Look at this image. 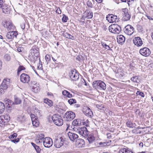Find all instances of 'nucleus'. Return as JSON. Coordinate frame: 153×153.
Instances as JSON below:
<instances>
[{
	"mask_svg": "<svg viewBox=\"0 0 153 153\" xmlns=\"http://www.w3.org/2000/svg\"><path fill=\"white\" fill-rule=\"evenodd\" d=\"M81 121H82V122H81V125H83L86 126H88L89 122L88 120H86L85 121L84 120H81Z\"/></svg>",
	"mask_w": 153,
	"mask_h": 153,
	"instance_id": "c03bdc74",
	"label": "nucleus"
},
{
	"mask_svg": "<svg viewBox=\"0 0 153 153\" xmlns=\"http://www.w3.org/2000/svg\"><path fill=\"white\" fill-rule=\"evenodd\" d=\"M79 133L81 135L85 137H88V132L85 127H82L78 130Z\"/></svg>",
	"mask_w": 153,
	"mask_h": 153,
	"instance_id": "2eb2a0df",
	"label": "nucleus"
},
{
	"mask_svg": "<svg viewBox=\"0 0 153 153\" xmlns=\"http://www.w3.org/2000/svg\"><path fill=\"white\" fill-rule=\"evenodd\" d=\"M10 120V116L6 114L0 117V126L3 127L5 126Z\"/></svg>",
	"mask_w": 153,
	"mask_h": 153,
	"instance_id": "39448f33",
	"label": "nucleus"
},
{
	"mask_svg": "<svg viewBox=\"0 0 153 153\" xmlns=\"http://www.w3.org/2000/svg\"><path fill=\"white\" fill-rule=\"evenodd\" d=\"M64 141L63 137H58L55 140L54 145L56 147L59 148L63 145Z\"/></svg>",
	"mask_w": 153,
	"mask_h": 153,
	"instance_id": "6e6552de",
	"label": "nucleus"
},
{
	"mask_svg": "<svg viewBox=\"0 0 153 153\" xmlns=\"http://www.w3.org/2000/svg\"><path fill=\"white\" fill-rule=\"evenodd\" d=\"M69 75L72 81H76L79 78V74L75 69L72 70L69 73Z\"/></svg>",
	"mask_w": 153,
	"mask_h": 153,
	"instance_id": "20e7f679",
	"label": "nucleus"
},
{
	"mask_svg": "<svg viewBox=\"0 0 153 153\" xmlns=\"http://www.w3.org/2000/svg\"><path fill=\"white\" fill-rule=\"evenodd\" d=\"M5 23L6 27L8 30H12L15 29V27L11 21H7Z\"/></svg>",
	"mask_w": 153,
	"mask_h": 153,
	"instance_id": "393cba45",
	"label": "nucleus"
},
{
	"mask_svg": "<svg viewBox=\"0 0 153 153\" xmlns=\"http://www.w3.org/2000/svg\"><path fill=\"white\" fill-rule=\"evenodd\" d=\"M66 118L69 120H71L74 119L75 117V113L72 111H67L65 114Z\"/></svg>",
	"mask_w": 153,
	"mask_h": 153,
	"instance_id": "4be33fe9",
	"label": "nucleus"
},
{
	"mask_svg": "<svg viewBox=\"0 0 153 153\" xmlns=\"http://www.w3.org/2000/svg\"><path fill=\"white\" fill-rule=\"evenodd\" d=\"M17 134L14 133L13 134L9 136V138L12 141V140H13V139H16L17 136Z\"/></svg>",
	"mask_w": 153,
	"mask_h": 153,
	"instance_id": "a18cd8bd",
	"label": "nucleus"
},
{
	"mask_svg": "<svg viewBox=\"0 0 153 153\" xmlns=\"http://www.w3.org/2000/svg\"><path fill=\"white\" fill-rule=\"evenodd\" d=\"M107 137L108 139H111L112 137V136L111 133H108L107 134Z\"/></svg>",
	"mask_w": 153,
	"mask_h": 153,
	"instance_id": "6e6d98bb",
	"label": "nucleus"
},
{
	"mask_svg": "<svg viewBox=\"0 0 153 153\" xmlns=\"http://www.w3.org/2000/svg\"><path fill=\"white\" fill-rule=\"evenodd\" d=\"M31 144L35 149L36 152L37 153H40V152L41 150V149L39 148V146L36 145L35 143L33 142H31Z\"/></svg>",
	"mask_w": 153,
	"mask_h": 153,
	"instance_id": "2f4dec72",
	"label": "nucleus"
},
{
	"mask_svg": "<svg viewBox=\"0 0 153 153\" xmlns=\"http://www.w3.org/2000/svg\"><path fill=\"white\" fill-rule=\"evenodd\" d=\"M95 1L99 3H101L102 1V0H95Z\"/></svg>",
	"mask_w": 153,
	"mask_h": 153,
	"instance_id": "680f3d73",
	"label": "nucleus"
},
{
	"mask_svg": "<svg viewBox=\"0 0 153 153\" xmlns=\"http://www.w3.org/2000/svg\"><path fill=\"white\" fill-rule=\"evenodd\" d=\"M76 141V144L79 147H82L83 146L85 142L83 139H77Z\"/></svg>",
	"mask_w": 153,
	"mask_h": 153,
	"instance_id": "c85d7f7f",
	"label": "nucleus"
},
{
	"mask_svg": "<svg viewBox=\"0 0 153 153\" xmlns=\"http://www.w3.org/2000/svg\"><path fill=\"white\" fill-rule=\"evenodd\" d=\"M87 139L89 143H91L95 140V138L93 135H88Z\"/></svg>",
	"mask_w": 153,
	"mask_h": 153,
	"instance_id": "58836bf2",
	"label": "nucleus"
},
{
	"mask_svg": "<svg viewBox=\"0 0 153 153\" xmlns=\"http://www.w3.org/2000/svg\"><path fill=\"white\" fill-rule=\"evenodd\" d=\"M107 20L110 23H113L115 22L117 19V16L112 14H109L106 17Z\"/></svg>",
	"mask_w": 153,
	"mask_h": 153,
	"instance_id": "412c9836",
	"label": "nucleus"
},
{
	"mask_svg": "<svg viewBox=\"0 0 153 153\" xmlns=\"http://www.w3.org/2000/svg\"><path fill=\"white\" fill-rule=\"evenodd\" d=\"M0 10H2L4 13L8 14L10 13L11 11V9L8 6L3 5Z\"/></svg>",
	"mask_w": 153,
	"mask_h": 153,
	"instance_id": "a878e982",
	"label": "nucleus"
},
{
	"mask_svg": "<svg viewBox=\"0 0 153 153\" xmlns=\"http://www.w3.org/2000/svg\"><path fill=\"white\" fill-rule=\"evenodd\" d=\"M122 12V13L124 15L123 17V20L125 21L129 20L131 18V15L129 14L128 9L127 8L123 9Z\"/></svg>",
	"mask_w": 153,
	"mask_h": 153,
	"instance_id": "dca6fc26",
	"label": "nucleus"
},
{
	"mask_svg": "<svg viewBox=\"0 0 153 153\" xmlns=\"http://www.w3.org/2000/svg\"><path fill=\"white\" fill-rule=\"evenodd\" d=\"M14 99L15 102L14 104H20L21 102V100L19 98H18L17 96H14Z\"/></svg>",
	"mask_w": 153,
	"mask_h": 153,
	"instance_id": "ea45409f",
	"label": "nucleus"
},
{
	"mask_svg": "<svg viewBox=\"0 0 153 153\" xmlns=\"http://www.w3.org/2000/svg\"><path fill=\"white\" fill-rule=\"evenodd\" d=\"M136 94L137 95H139L143 97H144V95L143 93L139 91H137L136 93Z\"/></svg>",
	"mask_w": 153,
	"mask_h": 153,
	"instance_id": "3c124183",
	"label": "nucleus"
},
{
	"mask_svg": "<svg viewBox=\"0 0 153 153\" xmlns=\"http://www.w3.org/2000/svg\"><path fill=\"white\" fill-rule=\"evenodd\" d=\"M117 41L118 43L122 44L125 41V37L123 35H120L117 36Z\"/></svg>",
	"mask_w": 153,
	"mask_h": 153,
	"instance_id": "cd10ccee",
	"label": "nucleus"
},
{
	"mask_svg": "<svg viewBox=\"0 0 153 153\" xmlns=\"http://www.w3.org/2000/svg\"><path fill=\"white\" fill-rule=\"evenodd\" d=\"M68 19V18L67 16H66L65 15H63V17L62 18V21L64 22H66Z\"/></svg>",
	"mask_w": 153,
	"mask_h": 153,
	"instance_id": "de8ad7c7",
	"label": "nucleus"
},
{
	"mask_svg": "<svg viewBox=\"0 0 153 153\" xmlns=\"http://www.w3.org/2000/svg\"><path fill=\"white\" fill-rule=\"evenodd\" d=\"M140 53L145 56H148L151 54V51L149 49L146 47L141 48L139 51Z\"/></svg>",
	"mask_w": 153,
	"mask_h": 153,
	"instance_id": "ddd939ff",
	"label": "nucleus"
},
{
	"mask_svg": "<svg viewBox=\"0 0 153 153\" xmlns=\"http://www.w3.org/2000/svg\"><path fill=\"white\" fill-rule=\"evenodd\" d=\"M32 123L33 126L37 127L39 125V122L37 120V118L32 119Z\"/></svg>",
	"mask_w": 153,
	"mask_h": 153,
	"instance_id": "473e14b6",
	"label": "nucleus"
},
{
	"mask_svg": "<svg viewBox=\"0 0 153 153\" xmlns=\"http://www.w3.org/2000/svg\"><path fill=\"white\" fill-rule=\"evenodd\" d=\"M109 31L115 34H119L121 31V27L117 25L113 24L110 25L108 27Z\"/></svg>",
	"mask_w": 153,
	"mask_h": 153,
	"instance_id": "7ed1b4c3",
	"label": "nucleus"
},
{
	"mask_svg": "<svg viewBox=\"0 0 153 153\" xmlns=\"http://www.w3.org/2000/svg\"><path fill=\"white\" fill-rule=\"evenodd\" d=\"M147 16L149 19L151 20H153V19L151 18L150 16Z\"/></svg>",
	"mask_w": 153,
	"mask_h": 153,
	"instance_id": "338daca9",
	"label": "nucleus"
},
{
	"mask_svg": "<svg viewBox=\"0 0 153 153\" xmlns=\"http://www.w3.org/2000/svg\"><path fill=\"white\" fill-rule=\"evenodd\" d=\"M75 106L76 108H78L80 106V105L79 104H75Z\"/></svg>",
	"mask_w": 153,
	"mask_h": 153,
	"instance_id": "774afa93",
	"label": "nucleus"
},
{
	"mask_svg": "<svg viewBox=\"0 0 153 153\" xmlns=\"http://www.w3.org/2000/svg\"><path fill=\"white\" fill-rule=\"evenodd\" d=\"M18 35L17 31H12L8 32L6 36V38L8 39L12 40L14 38H16Z\"/></svg>",
	"mask_w": 153,
	"mask_h": 153,
	"instance_id": "4468645a",
	"label": "nucleus"
},
{
	"mask_svg": "<svg viewBox=\"0 0 153 153\" xmlns=\"http://www.w3.org/2000/svg\"><path fill=\"white\" fill-rule=\"evenodd\" d=\"M139 145L140 147H142L143 146V143L142 142H141L139 143Z\"/></svg>",
	"mask_w": 153,
	"mask_h": 153,
	"instance_id": "e2e57ef3",
	"label": "nucleus"
},
{
	"mask_svg": "<svg viewBox=\"0 0 153 153\" xmlns=\"http://www.w3.org/2000/svg\"><path fill=\"white\" fill-rule=\"evenodd\" d=\"M30 117L31 118V120L32 121V119H35V118H37L36 117L34 114H31L30 115Z\"/></svg>",
	"mask_w": 153,
	"mask_h": 153,
	"instance_id": "13d9d810",
	"label": "nucleus"
},
{
	"mask_svg": "<svg viewBox=\"0 0 153 153\" xmlns=\"http://www.w3.org/2000/svg\"><path fill=\"white\" fill-rule=\"evenodd\" d=\"M45 136L43 134H38L36 139V142L37 143H42L45 139Z\"/></svg>",
	"mask_w": 153,
	"mask_h": 153,
	"instance_id": "b1692460",
	"label": "nucleus"
},
{
	"mask_svg": "<svg viewBox=\"0 0 153 153\" xmlns=\"http://www.w3.org/2000/svg\"><path fill=\"white\" fill-rule=\"evenodd\" d=\"M104 48H105V49L108 50H111L110 47L108 45H107L106 44L105 45Z\"/></svg>",
	"mask_w": 153,
	"mask_h": 153,
	"instance_id": "864d4df0",
	"label": "nucleus"
},
{
	"mask_svg": "<svg viewBox=\"0 0 153 153\" xmlns=\"http://www.w3.org/2000/svg\"><path fill=\"white\" fill-rule=\"evenodd\" d=\"M51 55H50L47 54L46 55L45 57V59L46 61V62H47V64H48V63L50 62L51 61Z\"/></svg>",
	"mask_w": 153,
	"mask_h": 153,
	"instance_id": "79ce46f5",
	"label": "nucleus"
},
{
	"mask_svg": "<svg viewBox=\"0 0 153 153\" xmlns=\"http://www.w3.org/2000/svg\"><path fill=\"white\" fill-rule=\"evenodd\" d=\"M45 103L47 104L49 106L51 107L53 105V102L51 100L49 99H45L44 100Z\"/></svg>",
	"mask_w": 153,
	"mask_h": 153,
	"instance_id": "f704fd0d",
	"label": "nucleus"
},
{
	"mask_svg": "<svg viewBox=\"0 0 153 153\" xmlns=\"http://www.w3.org/2000/svg\"><path fill=\"white\" fill-rule=\"evenodd\" d=\"M96 107L99 109H101V106L100 105H96Z\"/></svg>",
	"mask_w": 153,
	"mask_h": 153,
	"instance_id": "69168bd1",
	"label": "nucleus"
},
{
	"mask_svg": "<svg viewBox=\"0 0 153 153\" xmlns=\"http://www.w3.org/2000/svg\"><path fill=\"white\" fill-rule=\"evenodd\" d=\"M124 33L126 34L131 35L134 32V28L130 25H128L126 26L123 29Z\"/></svg>",
	"mask_w": 153,
	"mask_h": 153,
	"instance_id": "f8f14e48",
	"label": "nucleus"
},
{
	"mask_svg": "<svg viewBox=\"0 0 153 153\" xmlns=\"http://www.w3.org/2000/svg\"><path fill=\"white\" fill-rule=\"evenodd\" d=\"M85 18L88 19H91L93 17V13L92 12L88 10H86L85 12Z\"/></svg>",
	"mask_w": 153,
	"mask_h": 153,
	"instance_id": "c756f323",
	"label": "nucleus"
},
{
	"mask_svg": "<svg viewBox=\"0 0 153 153\" xmlns=\"http://www.w3.org/2000/svg\"><path fill=\"white\" fill-rule=\"evenodd\" d=\"M119 153H134L130 149L125 146H123L120 149Z\"/></svg>",
	"mask_w": 153,
	"mask_h": 153,
	"instance_id": "5701e85b",
	"label": "nucleus"
},
{
	"mask_svg": "<svg viewBox=\"0 0 153 153\" xmlns=\"http://www.w3.org/2000/svg\"><path fill=\"white\" fill-rule=\"evenodd\" d=\"M107 145V143L106 142H100L99 143V146L101 147H103Z\"/></svg>",
	"mask_w": 153,
	"mask_h": 153,
	"instance_id": "8fccbe9b",
	"label": "nucleus"
},
{
	"mask_svg": "<svg viewBox=\"0 0 153 153\" xmlns=\"http://www.w3.org/2000/svg\"><path fill=\"white\" fill-rule=\"evenodd\" d=\"M56 12L57 13H58V14H61V11L60 9L59 8H57L56 10Z\"/></svg>",
	"mask_w": 153,
	"mask_h": 153,
	"instance_id": "5fc2aeb1",
	"label": "nucleus"
},
{
	"mask_svg": "<svg viewBox=\"0 0 153 153\" xmlns=\"http://www.w3.org/2000/svg\"><path fill=\"white\" fill-rule=\"evenodd\" d=\"M30 87L33 90V91L35 92H37L39 89V84L35 81H31L30 85Z\"/></svg>",
	"mask_w": 153,
	"mask_h": 153,
	"instance_id": "f3484780",
	"label": "nucleus"
},
{
	"mask_svg": "<svg viewBox=\"0 0 153 153\" xmlns=\"http://www.w3.org/2000/svg\"><path fill=\"white\" fill-rule=\"evenodd\" d=\"M92 85L94 88L101 90H104L106 88L105 84L101 80L94 81Z\"/></svg>",
	"mask_w": 153,
	"mask_h": 153,
	"instance_id": "f257e3e1",
	"label": "nucleus"
},
{
	"mask_svg": "<svg viewBox=\"0 0 153 153\" xmlns=\"http://www.w3.org/2000/svg\"><path fill=\"white\" fill-rule=\"evenodd\" d=\"M44 146L46 148L51 147L53 144L52 140L50 137H48L45 138L43 142Z\"/></svg>",
	"mask_w": 153,
	"mask_h": 153,
	"instance_id": "1a4fd4ad",
	"label": "nucleus"
},
{
	"mask_svg": "<svg viewBox=\"0 0 153 153\" xmlns=\"http://www.w3.org/2000/svg\"><path fill=\"white\" fill-rule=\"evenodd\" d=\"M19 138H17L16 139H13V140H12V142L14 143H16L19 142Z\"/></svg>",
	"mask_w": 153,
	"mask_h": 153,
	"instance_id": "603ef678",
	"label": "nucleus"
},
{
	"mask_svg": "<svg viewBox=\"0 0 153 153\" xmlns=\"http://www.w3.org/2000/svg\"><path fill=\"white\" fill-rule=\"evenodd\" d=\"M87 5L89 7L92 8L93 7V5L91 1H88L87 2Z\"/></svg>",
	"mask_w": 153,
	"mask_h": 153,
	"instance_id": "09e8293b",
	"label": "nucleus"
},
{
	"mask_svg": "<svg viewBox=\"0 0 153 153\" xmlns=\"http://www.w3.org/2000/svg\"><path fill=\"white\" fill-rule=\"evenodd\" d=\"M9 79H4L0 86V93L2 94L7 88L9 84Z\"/></svg>",
	"mask_w": 153,
	"mask_h": 153,
	"instance_id": "0eeeda50",
	"label": "nucleus"
},
{
	"mask_svg": "<svg viewBox=\"0 0 153 153\" xmlns=\"http://www.w3.org/2000/svg\"><path fill=\"white\" fill-rule=\"evenodd\" d=\"M5 108V105L2 102H0V114L3 112Z\"/></svg>",
	"mask_w": 153,
	"mask_h": 153,
	"instance_id": "a19ab883",
	"label": "nucleus"
},
{
	"mask_svg": "<svg viewBox=\"0 0 153 153\" xmlns=\"http://www.w3.org/2000/svg\"><path fill=\"white\" fill-rule=\"evenodd\" d=\"M21 27L22 29H24L25 27V23H22L21 25Z\"/></svg>",
	"mask_w": 153,
	"mask_h": 153,
	"instance_id": "bf43d9fd",
	"label": "nucleus"
},
{
	"mask_svg": "<svg viewBox=\"0 0 153 153\" xmlns=\"http://www.w3.org/2000/svg\"><path fill=\"white\" fill-rule=\"evenodd\" d=\"M25 68L22 65H20L17 70V74L19 75V73L22 70H25Z\"/></svg>",
	"mask_w": 153,
	"mask_h": 153,
	"instance_id": "37998d69",
	"label": "nucleus"
},
{
	"mask_svg": "<svg viewBox=\"0 0 153 153\" xmlns=\"http://www.w3.org/2000/svg\"><path fill=\"white\" fill-rule=\"evenodd\" d=\"M101 43L102 45V46H103V47H104L105 45L106 44V43L104 42H101Z\"/></svg>",
	"mask_w": 153,
	"mask_h": 153,
	"instance_id": "0e129e2a",
	"label": "nucleus"
},
{
	"mask_svg": "<svg viewBox=\"0 0 153 153\" xmlns=\"http://www.w3.org/2000/svg\"><path fill=\"white\" fill-rule=\"evenodd\" d=\"M52 120L56 125L61 126L63 124V120L61 117L58 114H54L52 117Z\"/></svg>",
	"mask_w": 153,
	"mask_h": 153,
	"instance_id": "f03ea898",
	"label": "nucleus"
},
{
	"mask_svg": "<svg viewBox=\"0 0 153 153\" xmlns=\"http://www.w3.org/2000/svg\"><path fill=\"white\" fill-rule=\"evenodd\" d=\"M83 112L86 116L92 117L93 116V113L89 108L88 107H85L83 110Z\"/></svg>",
	"mask_w": 153,
	"mask_h": 153,
	"instance_id": "a211bd4d",
	"label": "nucleus"
},
{
	"mask_svg": "<svg viewBox=\"0 0 153 153\" xmlns=\"http://www.w3.org/2000/svg\"><path fill=\"white\" fill-rule=\"evenodd\" d=\"M131 80L134 82L139 83L140 82V79L137 76H135L131 78Z\"/></svg>",
	"mask_w": 153,
	"mask_h": 153,
	"instance_id": "e433bc0d",
	"label": "nucleus"
},
{
	"mask_svg": "<svg viewBox=\"0 0 153 153\" xmlns=\"http://www.w3.org/2000/svg\"><path fill=\"white\" fill-rule=\"evenodd\" d=\"M5 105L6 106L7 109L8 110H11L14 108L13 105H14V103L9 99L6 98L4 100Z\"/></svg>",
	"mask_w": 153,
	"mask_h": 153,
	"instance_id": "9b49d317",
	"label": "nucleus"
},
{
	"mask_svg": "<svg viewBox=\"0 0 153 153\" xmlns=\"http://www.w3.org/2000/svg\"><path fill=\"white\" fill-rule=\"evenodd\" d=\"M62 94L64 96L68 98H70L73 97L71 94L66 90H64L62 91Z\"/></svg>",
	"mask_w": 153,
	"mask_h": 153,
	"instance_id": "7c9ffc66",
	"label": "nucleus"
},
{
	"mask_svg": "<svg viewBox=\"0 0 153 153\" xmlns=\"http://www.w3.org/2000/svg\"><path fill=\"white\" fill-rule=\"evenodd\" d=\"M81 81L84 84V85H87L84 79H82L81 80Z\"/></svg>",
	"mask_w": 153,
	"mask_h": 153,
	"instance_id": "052dcab7",
	"label": "nucleus"
},
{
	"mask_svg": "<svg viewBox=\"0 0 153 153\" xmlns=\"http://www.w3.org/2000/svg\"><path fill=\"white\" fill-rule=\"evenodd\" d=\"M133 42L137 47L140 46L143 44L141 39L139 37H135L133 40Z\"/></svg>",
	"mask_w": 153,
	"mask_h": 153,
	"instance_id": "6ab92c4d",
	"label": "nucleus"
},
{
	"mask_svg": "<svg viewBox=\"0 0 153 153\" xmlns=\"http://www.w3.org/2000/svg\"><path fill=\"white\" fill-rule=\"evenodd\" d=\"M68 102L71 105L76 103V100L74 99H70L68 100Z\"/></svg>",
	"mask_w": 153,
	"mask_h": 153,
	"instance_id": "49530a36",
	"label": "nucleus"
},
{
	"mask_svg": "<svg viewBox=\"0 0 153 153\" xmlns=\"http://www.w3.org/2000/svg\"><path fill=\"white\" fill-rule=\"evenodd\" d=\"M25 117L23 114L19 115L18 117L17 120L21 123H23L25 121Z\"/></svg>",
	"mask_w": 153,
	"mask_h": 153,
	"instance_id": "72a5a7b5",
	"label": "nucleus"
},
{
	"mask_svg": "<svg viewBox=\"0 0 153 153\" xmlns=\"http://www.w3.org/2000/svg\"><path fill=\"white\" fill-rule=\"evenodd\" d=\"M81 120L79 119H75L72 122V124L73 127L72 128L74 129L75 128V126H79L81 125Z\"/></svg>",
	"mask_w": 153,
	"mask_h": 153,
	"instance_id": "bb28decb",
	"label": "nucleus"
},
{
	"mask_svg": "<svg viewBox=\"0 0 153 153\" xmlns=\"http://www.w3.org/2000/svg\"><path fill=\"white\" fill-rule=\"evenodd\" d=\"M39 49L36 46H34L32 47L30 50V53L31 56H34V57L35 59L38 58V56L39 55Z\"/></svg>",
	"mask_w": 153,
	"mask_h": 153,
	"instance_id": "423d86ee",
	"label": "nucleus"
},
{
	"mask_svg": "<svg viewBox=\"0 0 153 153\" xmlns=\"http://www.w3.org/2000/svg\"><path fill=\"white\" fill-rule=\"evenodd\" d=\"M30 79V76L27 74L23 73L20 76V81L23 83H28Z\"/></svg>",
	"mask_w": 153,
	"mask_h": 153,
	"instance_id": "9d476101",
	"label": "nucleus"
},
{
	"mask_svg": "<svg viewBox=\"0 0 153 153\" xmlns=\"http://www.w3.org/2000/svg\"><path fill=\"white\" fill-rule=\"evenodd\" d=\"M68 135L70 140L73 142L76 141L78 137L76 134L70 132L68 133Z\"/></svg>",
	"mask_w": 153,
	"mask_h": 153,
	"instance_id": "aec40b11",
	"label": "nucleus"
},
{
	"mask_svg": "<svg viewBox=\"0 0 153 153\" xmlns=\"http://www.w3.org/2000/svg\"><path fill=\"white\" fill-rule=\"evenodd\" d=\"M3 0H0V10L3 6Z\"/></svg>",
	"mask_w": 153,
	"mask_h": 153,
	"instance_id": "4d7b16f0",
	"label": "nucleus"
},
{
	"mask_svg": "<svg viewBox=\"0 0 153 153\" xmlns=\"http://www.w3.org/2000/svg\"><path fill=\"white\" fill-rule=\"evenodd\" d=\"M63 35L64 37L67 38L72 40L74 39V37L73 36L71 35V34H69L67 33H63Z\"/></svg>",
	"mask_w": 153,
	"mask_h": 153,
	"instance_id": "c9c22d12",
	"label": "nucleus"
},
{
	"mask_svg": "<svg viewBox=\"0 0 153 153\" xmlns=\"http://www.w3.org/2000/svg\"><path fill=\"white\" fill-rule=\"evenodd\" d=\"M126 125L127 127L130 128H133L135 126V124L131 121H128L127 122Z\"/></svg>",
	"mask_w": 153,
	"mask_h": 153,
	"instance_id": "4c0bfd02",
	"label": "nucleus"
}]
</instances>
